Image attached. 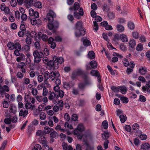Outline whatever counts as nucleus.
Returning <instances> with one entry per match:
<instances>
[{"instance_id": "nucleus-31", "label": "nucleus", "mask_w": 150, "mask_h": 150, "mask_svg": "<svg viewBox=\"0 0 150 150\" xmlns=\"http://www.w3.org/2000/svg\"><path fill=\"white\" fill-rule=\"evenodd\" d=\"M25 107L27 109H28L31 108L33 109L35 107L34 105H32L31 103L28 102H27L25 103Z\"/></svg>"}, {"instance_id": "nucleus-1", "label": "nucleus", "mask_w": 150, "mask_h": 150, "mask_svg": "<svg viewBox=\"0 0 150 150\" xmlns=\"http://www.w3.org/2000/svg\"><path fill=\"white\" fill-rule=\"evenodd\" d=\"M75 36L79 37L85 34V30L82 27V22L78 21L76 24L74 28Z\"/></svg>"}, {"instance_id": "nucleus-3", "label": "nucleus", "mask_w": 150, "mask_h": 150, "mask_svg": "<svg viewBox=\"0 0 150 150\" xmlns=\"http://www.w3.org/2000/svg\"><path fill=\"white\" fill-rule=\"evenodd\" d=\"M56 16V15L52 10L49 11V12L47 14V19L49 22H52L53 21V18Z\"/></svg>"}, {"instance_id": "nucleus-39", "label": "nucleus", "mask_w": 150, "mask_h": 150, "mask_svg": "<svg viewBox=\"0 0 150 150\" xmlns=\"http://www.w3.org/2000/svg\"><path fill=\"white\" fill-rule=\"evenodd\" d=\"M42 57H34V64H38L41 61V58Z\"/></svg>"}, {"instance_id": "nucleus-55", "label": "nucleus", "mask_w": 150, "mask_h": 150, "mask_svg": "<svg viewBox=\"0 0 150 150\" xmlns=\"http://www.w3.org/2000/svg\"><path fill=\"white\" fill-rule=\"evenodd\" d=\"M108 17L110 19H112L115 17L114 14L112 12H110L108 14Z\"/></svg>"}, {"instance_id": "nucleus-13", "label": "nucleus", "mask_w": 150, "mask_h": 150, "mask_svg": "<svg viewBox=\"0 0 150 150\" xmlns=\"http://www.w3.org/2000/svg\"><path fill=\"white\" fill-rule=\"evenodd\" d=\"M81 40L83 42V45L85 46H88L91 44V41L86 38H82Z\"/></svg>"}, {"instance_id": "nucleus-19", "label": "nucleus", "mask_w": 150, "mask_h": 150, "mask_svg": "<svg viewBox=\"0 0 150 150\" xmlns=\"http://www.w3.org/2000/svg\"><path fill=\"white\" fill-rule=\"evenodd\" d=\"M54 103L55 104H59V107H60L62 108L61 109L60 108V110H61L62 109V108L63 107V106L64 105L63 102L62 100H57V99H56V100L54 99Z\"/></svg>"}, {"instance_id": "nucleus-29", "label": "nucleus", "mask_w": 150, "mask_h": 150, "mask_svg": "<svg viewBox=\"0 0 150 150\" xmlns=\"http://www.w3.org/2000/svg\"><path fill=\"white\" fill-rule=\"evenodd\" d=\"M72 86L71 82H65L64 83V87L66 89H70Z\"/></svg>"}, {"instance_id": "nucleus-14", "label": "nucleus", "mask_w": 150, "mask_h": 150, "mask_svg": "<svg viewBox=\"0 0 150 150\" xmlns=\"http://www.w3.org/2000/svg\"><path fill=\"white\" fill-rule=\"evenodd\" d=\"M119 92H120L122 94H125L127 91V88L125 86H119Z\"/></svg>"}, {"instance_id": "nucleus-21", "label": "nucleus", "mask_w": 150, "mask_h": 150, "mask_svg": "<svg viewBox=\"0 0 150 150\" xmlns=\"http://www.w3.org/2000/svg\"><path fill=\"white\" fill-rule=\"evenodd\" d=\"M33 1L32 0L26 1L25 3V6L27 8H29L33 4Z\"/></svg>"}, {"instance_id": "nucleus-50", "label": "nucleus", "mask_w": 150, "mask_h": 150, "mask_svg": "<svg viewBox=\"0 0 150 150\" xmlns=\"http://www.w3.org/2000/svg\"><path fill=\"white\" fill-rule=\"evenodd\" d=\"M102 125L103 128L106 129L108 127V124L107 121H104L102 122Z\"/></svg>"}, {"instance_id": "nucleus-54", "label": "nucleus", "mask_w": 150, "mask_h": 150, "mask_svg": "<svg viewBox=\"0 0 150 150\" xmlns=\"http://www.w3.org/2000/svg\"><path fill=\"white\" fill-rule=\"evenodd\" d=\"M80 6L78 2H75L74 6V10H77L79 8Z\"/></svg>"}, {"instance_id": "nucleus-11", "label": "nucleus", "mask_w": 150, "mask_h": 150, "mask_svg": "<svg viewBox=\"0 0 150 150\" xmlns=\"http://www.w3.org/2000/svg\"><path fill=\"white\" fill-rule=\"evenodd\" d=\"M34 57H43L44 54L42 52H39L38 50L34 51L33 52Z\"/></svg>"}, {"instance_id": "nucleus-38", "label": "nucleus", "mask_w": 150, "mask_h": 150, "mask_svg": "<svg viewBox=\"0 0 150 150\" xmlns=\"http://www.w3.org/2000/svg\"><path fill=\"white\" fill-rule=\"evenodd\" d=\"M50 135L51 138H53L56 137L57 135V134L53 129V130H52L51 132Z\"/></svg>"}, {"instance_id": "nucleus-60", "label": "nucleus", "mask_w": 150, "mask_h": 150, "mask_svg": "<svg viewBox=\"0 0 150 150\" xmlns=\"http://www.w3.org/2000/svg\"><path fill=\"white\" fill-rule=\"evenodd\" d=\"M91 7L92 10L94 11L96 10L98 8L97 5L94 3L91 4Z\"/></svg>"}, {"instance_id": "nucleus-61", "label": "nucleus", "mask_w": 150, "mask_h": 150, "mask_svg": "<svg viewBox=\"0 0 150 150\" xmlns=\"http://www.w3.org/2000/svg\"><path fill=\"white\" fill-rule=\"evenodd\" d=\"M124 65L127 67L129 65V62L128 60L126 59H124L122 61Z\"/></svg>"}, {"instance_id": "nucleus-30", "label": "nucleus", "mask_w": 150, "mask_h": 150, "mask_svg": "<svg viewBox=\"0 0 150 150\" xmlns=\"http://www.w3.org/2000/svg\"><path fill=\"white\" fill-rule=\"evenodd\" d=\"M95 55L94 52L91 51L88 52V57L91 59H93L95 58Z\"/></svg>"}, {"instance_id": "nucleus-59", "label": "nucleus", "mask_w": 150, "mask_h": 150, "mask_svg": "<svg viewBox=\"0 0 150 150\" xmlns=\"http://www.w3.org/2000/svg\"><path fill=\"white\" fill-rule=\"evenodd\" d=\"M139 137L141 139L144 140L146 139L147 136L145 134H141L140 135Z\"/></svg>"}, {"instance_id": "nucleus-9", "label": "nucleus", "mask_w": 150, "mask_h": 150, "mask_svg": "<svg viewBox=\"0 0 150 150\" xmlns=\"http://www.w3.org/2000/svg\"><path fill=\"white\" fill-rule=\"evenodd\" d=\"M47 65L50 67L54 69H56L58 68V64H56L54 61L53 60L50 61L47 63Z\"/></svg>"}, {"instance_id": "nucleus-37", "label": "nucleus", "mask_w": 150, "mask_h": 150, "mask_svg": "<svg viewBox=\"0 0 150 150\" xmlns=\"http://www.w3.org/2000/svg\"><path fill=\"white\" fill-rule=\"evenodd\" d=\"M15 49H18V50H21V46L19 41L16 42L15 43Z\"/></svg>"}, {"instance_id": "nucleus-4", "label": "nucleus", "mask_w": 150, "mask_h": 150, "mask_svg": "<svg viewBox=\"0 0 150 150\" xmlns=\"http://www.w3.org/2000/svg\"><path fill=\"white\" fill-rule=\"evenodd\" d=\"M51 23L49 22L47 25V26L49 29L52 30L58 27L59 23L57 21H54L52 23Z\"/></svg>"}, {"instance_id": "nucleus-40", "label": "nucleus", "mask_w": 150, "mask_h": 150, "mask_svg": "<svg viewBox=\"0 0 150 150\" xmlns=\"http://www.w3.org/2000/svg\"><path fill=\"white\" fill-rule=\"evenodd\" d=\"M93 29L94 31L96 32L98 29V25L96 21H93Z\"/></svg>"}, {"instance_id": "nucleus-15", "label": "nucleus", "mask_w": 150, "mask_h": 150, "mask_svg": "<svg viewBox=\"0 0 150 150\" xmlns=\"http://www.w3.org/2000/svg\"><path fill=\"white\" fill-rule=\"evenodd\" d=\"M38 36L39 38H41L42 40L44 41H46L48 37L45 34H43L40 32L38 33Z\"/></svg>"}, {"instance_id": "nucleus-28", "label": "nucleus", "mask_w": 150, "mask_h": 150, "mask_svg": "<svg viewBox=\"0 0 150 150\" xmlns=\"http://www.w3.org/2000/svg\"><path fill=\"white\" fill-rule=\"evenodd\" d=\"M127 26L128 28L131 30H133L135 28L134 23L132 21H129L127 23Z\"/></svg>"}, {"instance_id": "nucleus-18", "label": "nucleus", "mask_w": 150, "mask_h": 150, "mask_svg": "<svg viewBox=\"0 0 150 150\" xmlns=\"http://www.w3.org/2000/svg\"><path fill=\"white\" fill-rule=\"evenodd\" d=\"M139 73L142 75H145L147 71L146 68L145 67H142L139 68Z\"/></svg>"}, {"instance_id": "nucleus-8", "label": "nucleus", "mask_w": 150, "mask_h": 150, "mask_svg": "<svg viewBox=\"0 0 150 150\" xmlns=\"http://www.w3.org/2000/svg\"><path fill=\"white\" fill-rule=\"evenodd\" d=\"M79 11V13L75 12L74 13L75 17L77 19L79 18L81 16H83V9L82 8H80Z\"/></svg>"}, {"instance_id": "nucleus-34", "label": "nucleus", "mask_w": 150, "mask_h": 150, "mask_svg": "<svg viewBox=\"0 0 150 150\" xmlns=\"http://www.w3.org/2000/svg\"><path fill=\"white\" fill-rule=\"evenodd\" d=\"M90 64L92 68L95 69L97 66V62L94 60L92 61L90 63Z\"/></svg>"}, {"instance_id": "nucleus-64", "label": "nucleus", "mask_w": 150, "mask_h": 150, "mask_svg": "<svg viewBox=\"0 0 150 150\" xmlns=\"http://www.w3.org/2000/svg\"><path fill=\"white\" fill-rule=\"evenodd\" d=\"M42 149L41 146L39 144H36L34 147L35 150H41Z\"/></svg>"}, {"instance_id": "nucleus-23", "label": "nucleus", "mask_w": 150, "mask_h": 150, "mask_svg": "<svg viewBox=\"0 0 150 150\" xmlns=\"http://www.w3.org/2000/svg\"><path fill=\"white\" fill-rule=\"evenodd\" d=\"M150 148V145L149 144L146 143L142 144L141 146V148L143 150L149 149Z\"/></svg>"}, {"instance_id": "nucleus-46", "label": "nucleus", "mask_w": 150, "mask_h": 150, "mask_svg": "<svg viewBox=\"0 0 150 150\" xmlns=\"http://www.w3.org/2000/svg\"><path fill=\"white\" fill-rule=\"evenodd\" d=\"M10 3L13 7H15L17 6V2L15 0H11L10 1Z\"/></svg>"}, {"instance_id": "nucleus-16", "label": "nucleus", "mask_w": 150, "mask_h": 150, "mask_svg": "<svg viewBox=\"0 0 150 150\" xmlns=\"http://www.w3.org/2000/svg\"><path fill=\"white\" fill-rule=\"evenodd\" d=\"M132 127L133 129L135 130L139 134L141 133V131L139 130V126L138 124L136 123L134 124L132 126Z\"/></svg>"}, {"instance_id": "nucleus-35", "label": "nucleus", "mask_w": 150, "mask_h": 150, "mask_svg": "<svg viewBox=\"0 0 150 150\" xmlns=\"http://www.w3.org/2000/svg\"><path fill=\"white\" fill-rule=\"evenodd\" d=\"M119 86L117 87L115 86H111V89L115 93H118L119 92Z\"/></svg>"}, {"instance_id": "nucleus-20", "label": "nucleus", "mask_w": 150, "mask_h": 150, "mask_svg": "<svg viewBox=\"0 0 150 150\" xmlns=\"http://www.w3.org/2000/svg\"><path fill=\"white\" fill-rule=\"evenodd\" d=\"M82 73L81 70L80 69H78L77 70L74 71L72 75V78H75L76 76L80 75Z\"/></svg>"}, {"instance_id": "nucleus-12", "label": "nucleus", "mask_w": 150, "mask_h": 150, "mask_svg": "<svg viewBox=\"0 0 150 150\" xmlns=\"http://www.w3.org/2000/svg\"><path fill=\"white\" fill-rule=\"evenodd\" d=\"M143 91L144 93L146 92L148 93H150V85L148 84H146L145 86L142 87Z\"/></svg>"}, {"instance_id": "nucleus-17", "label": "nucleus", "mask_w": 150, "mask_h": 150, "mask_svg": "<svg viewBox=\"0 0 150 150\" xmlns=\"http://www.w3.org/2000/svg\"><path fill=\"white\" fill-rule=\"evenodd\" d=\"M116 29L118 31L121 33L124 32L125 30V28L124 26L119 24L117 25Z\"/></svg>"}, {"instance_id": "nucleus-6", "label": "nucleus", "mask_w": 150, "mask_h": 150, "mask_svg": "<svg viewBox=\"0 0 150 150\" xmlns=\"http://www.w3.org/2000/svg\"><path fill=\"white\" fill-rule=\"evenodd\" d=\"M35 98L40 103L43 102L45 103H46L48 101L47 98L46 97L37 96H36Z\"/></svg>"}, {"instance_id": "nucleus-43", "label": "nucleus", "mask_w": 150, "mask_h": 150, "mask_svg": "<svg viewBox=\"0 0 150 150\" xmlns=\"http://www.w3.org/2000/svg\"><path fill=\"white\" fill-rule=\"evenodd\" d=\"M56 95L54 92H51L48 97L49 99L50 100H53L55 98Z\"/></svg>"}, {"instance_id": "nucleus-48", "label": "nucleus", "mask_w": 150, "mask_h": 150, "mask_svg": "<svg viewBox=\"0 0 150 150\" xmlns=\"http://www.w3.org/2000/svg\"><path fill=\"white\" fill-rule=\"evenodd\" d=\"M48 91L47 88L45 86L43 87V91L42 92V95L45 97V96H46L48 93Z\"/></svg>"}, {"instance_id": "nucleus-26", "label": "nucleus", "mask_w": 150, "mask_h": 150, "mask_svg": "<svg viewBox=\"0 0 150 150\" xmlns=\"http://www.w3.org/2000/svg\"><path fill=\"white\" fill-rule=\"evenodd\" d=\"M52 130H53V129L50 128L48 126L45 127L44 129V132L46 134L50 133Z\"/></svg>"}, {"instance_id": "nucleus-25", "label": "nucleus", "mask_w": 150, "mask_h": 150, "mask_svg": "<svg viewBox=\"0 0 150 150\" xmlns=\"http://www.w3.org/2000/svg\"><path fill=\"white\" fill-rule=\"evenodd\" d=\"M120 38L122 41L123 42H127L128 41V38L127 35L124 34L120 35Z\"/></svg>"}, {"instance_id": "nucleus-58", "label": "nucleus", "mask_w": 150, "mask_h": 150, "mask_svg": "<svg viewBox=\"0 0 150 150\" xmlns=\"http://www.w3.org/2000/svg\"><path fill=\"white\" fill-rule=\"evenodd\" d=\"M27 16L25 14H23L21 16V18L22 20L23 21H25L27 19Z\"/></svg>"}, {"instance_id": "nucleus-49", "label": "nucleus", "mask_w": 150, "mask_h": 150, "mask_svg": "<svg viewBox=\"0 0 150 150\" xmlns=\"http://www.w3.org/2000/svg\"><path fill=\"white\" fill-rule=\"evenodd\" d=\"M4 122L6 124H9L11 122V119L10 118H6L4 119Z\"/></svg>"}, {"instance_id": "nucleus-56", "label": "nucleus", "mask_w": 150, "mask_h": 150, "mask_svg": "<svg viewBox=\"0 0 150 150\" xmlns=\"http://www.w3.org/2000/svg\"><path fill=\"white\" fill-rule=\"evenodd\" d=\"M31 93L33 95L36 96L38 94V91L36 88H33L32 89Z\"/></svg>"}, {"instance_id": "nucleus-57", "label": "nucleus", "mask_w": 150, "mask_h": 150, "mask_svg": "<svg viewBox=\"0 0 150 150\" xmlns=\"http://www.w3.org/2000/svg\"><path fill=\"white\" fill-rule=\"evenodd\" d=\"M36 34L37 33L35 31H33L30 33V35L31 37L34 38H36L37 37Z\"/></svg>"}, {"instance_id": "nucleus-47", "label": "nucleus", "mask_w": 150, "mask_h": 150, "mask_svg": "<svg viewBox=\"0 0 150 150\" xmlns=\"http://www.w3.org/2000/svg\"><path fill=\"white\" fill-rule=\"evenodd\" d=\"M23 50H24L26 52H28L30 50V46L27 45H25L23 47Z\"/></svg>"}, {"instance_id": "nucleus-32", "label": "nucleus", "mask_w": 150, "mask_h": 150, "mask_svg": "<svg viewBox=\"0 0 150 150\" xmlns=\"http://www.w3.org/2000/svg\"><path fill=\"white\" fill-rule=\"evenodd\" d=\"M39 117L40 119L42 120H45L46 118V115L44 112H41L40 113Z\"/></svg>"}, {"instance_id": "nucleus-2", "label": "nucleus", "mask_w": 150, "mask_h": 150, "mask_svg": "<svg viewBox=\"0 0 150 150\" xmlns=\"http://www.w3.org/2000/svg\"><path fill=\"white\" fill-rule=\"evenodd\" d=\"M85 128L83 125L82 124H79L73 131L74 134L77 135L80 133L82 132L84 130Z\"/></svg>"}, {"instance_id": "nucleus-52", "label": "nucleus", "mask_w": 150, "mask_h": 150, "mask_svg": "<svg viewBox=\"0 0 150 150\" xmlns=\"http://www.w3.org/2000/svg\"><path fill=\"white\" fill-rule=\"evenodd\" d=\"M25 42L28 45H30L32 42V39L31 38L27 37L25 39Z\"/></svg>"}, {"instance_id": "nucleus-7", "label": "nucleus", "mask_w": 150, "mask_h": 150, "mask_svg": "<svg viewBox=\"0 0 150 150\" xmlns=\"http://www.w3.org/2000/svg\"><path fill=\"white\" fill-rule=\"evenodd\" d=\"M112 55L113 56L115 57L112 58V61L113 62H115L118 61V57L119 58H122L123 57L121 55L115 52L113 53Z\"/></svg>"}, {"instance_id": "nucleus-27", "label": "nucleus", "mask_w": 150, "mask_h": 150, "mask_svg": "<svg viewBox=\"0 0 150 150\" xmlns=\"http://www.w3.org/2000/svg\"><path fill=\"white\" fill-rule=\"evenodd\" d=\"M7 47L10 50H13L15 48V43L9 42L8 43Z\"/></svg>"}, {"instance_id": "nucleus-44", "label": "nucleus", "mask_w": 150, "mask_h": 150, "mask_svg": "<svg viewBox=\"0 0 150 150\" xmlns=\"http://www.w3.org/2000/svg\"><path fill=\"white\" fill-rule=\"evenodd\" d=\"M119 117L120 121L122 123H124L127 118L126 116L124 115H120Z\"/></svg>"}, {"instance_id": "nucleus-42", "label": "nucleus", "mask_w": 150, "mask_h": 150, "mask_svg": "<svg viewBox=\"0 0 150 150\" xmlns=\"http://www.w3.org/2000/svg\"><path fill=\"white\" fill-rule=\"evenodd\" d=\"M136 49L138 51H142L143 49V45L141 43L137 45Z\"/></svg>"}, {"instance_id": "nucleus-36", "label": "nucleus", "mask_w": 150, "mask_h": 150, "mask_svg": "<svg viewBox=\"0 0 150 150\" xmlns=\"http://www.w3.org/2000/svg\"><path fill=\"white\" fill-rule=\"evenodd\" d=\"M102 138L104 139H108L109 137V134L108 132H105L104 133L102 134Z\"/></svg>"}, {"instance_id": "nucleus-10", "label": "nucleus", "mask_w": 150, "mask_h": 150, "mask_svg": "<svg viewBox=\"0 0 150 150\" xmlns=\"http://www.w3.org/2000/svg\"><path fill=\"white\" fill-rule=\"evenodd\" d=\"M59 76V73L57 71H52L51 73L50 78L52 81L55 78H58Z\"/></svg>"}, {"instance_id": "nucleus-62", "label": "nucleus", "mask_w": 150, "mask_h": 150, "mask_svg": "<svg viewBox=\"0 0 150 150\" xmlns=\"http://www.w3.org/2000/svg\"><path fill=\"white\" fill-rule=\"evenodd\" d=\"M50 73L47 71H46L45 72L44 77L45 80H47L50 77Z\"/></svg>"}, {"instance_id": "nucleus-24", "label": "nucleus", "mask_w": 150, "mask_h": 150, "mask_svg": "<svg viewBox=\"0 0 150 150\" xmlns=\"http://www.w3.org/2000/svg\"><path fill=\"white\" fill-rule=\"evenodd\" d=\"M129 47L133 48L136 45V43L135 40L134 39H131L128 42Z\"/></svg>"}, {"instance_id": "nucleus-53", "label": "nucleus", "mask_w": 150, "mask_h": 150, "mask_svg": "<svg viewBox=\"0 0 150 150\" xmlns=\"http://www.w3.org/2000/svg\"><path fill=\"white\" fill-rule=\"evenodd\" d=\"M64 127L65 128H67L70 129H72L73 128L72 125H69L67 122H66L65 123Z\"/></svg>"}, {"instance_id": "nucleus-63", "label": "nucleus", "mask_w": 150, "mask_h": 150, "mask_svg": "<svg viewBox=\"0 0 150 150\" xmlns=\"http://www.w3.org/2000/svg\"><path fill=\"white\" fill-rule=\"evenodd\" d=\"M64 118L66 121H68L70 120V117L67 113H66L64 115Z\"/></svg>"}, {"instance_id": "nucleus-22", "label": "nucleus", "mask_w": 150, "mask_h": 150, "mask_svg": "<svg viewBox=\"0 0 150 150\" xmlns=\"http://www.w3.org/2000/svg\"><path fill=\"white\" fill-rule=\"evenodd\" d=\"M28 111L26 110H21L20 111L19 115L20 116H23V117H25L28 114Z\"/></svg>"}, {"instance_id": "nucleus-41", "label": "nucleus", "mask_w": 150, "mask_h": 150, "mask_svg": "<svg viewBox=\"0 0 150 150\" xmlns=\"http://www.w3.org/2000/svg\"><path fill=\"white\" fill-rule=\"evenodd\" d=\"M38 110L40 111H42L45 110V106L44 104H42L39 105Z\"/></svg>"}, {"instance_id": "nucleus-33", "label": "nucleus", "mask_w": 150, "mask_h": 150, "mask_svg": "<svg viewBox=\"0 0 150 150\" xmlns=\"http://www.w3.org/2000/svg\"><path fill=\"white\" fill-rule=\"evenodd\" d=\"M91 75L93 76H98L100 75L99 72L97 71L94 70H92L91 72Z\"/></svg>"}, {"instance_id": "nucleus-5", "label": "nucleus", "mask_w": 150, "mask_h": 150, "mask_svg": "<svg viewBox=\"0 0 150 150\" xmlns=\"http://www.w3.org/2000/svg\"><path fill=\"white\" fill-rule=\"evenodd\" d=\"M53 59L56 63V65L58 64V66L59 64H62L64 62V59L62 57H58L57 56H54L53 57Z\"/></svg>"}, {"instance_id": "nucleus-51", "label": "nucleus", "mask_w": 150, "mask_h": 150, "mask_svg": "<svg viewBox=\"0 0 150 150\" xmlns=\"http://www.w3.org/2000/svg\"><path fill=\"white\" fill-rule=\"evenodd\" d=\"M34 6L36 7L40 8L42 7V5L41 2H38L34 3Z\"/></svg>"}, {"instance_id": "nucleus-45", "label": "nucleus", "mask_w": 150, "mask_h": 150, "mask_svg": "<svg viewBox=\"0 0 150 150\" xmlns=\"http://www.w3.org/2000/svg\"><path fill=\"white\" fill-rule=\"evenodd\" d=\"M120 99L122 102L125 103H127L129 101L128 99L127 98L124 96L121 97Z\"/></svg>"}]
</instances>
